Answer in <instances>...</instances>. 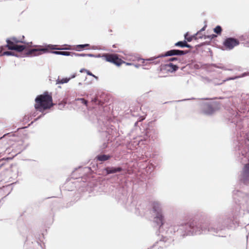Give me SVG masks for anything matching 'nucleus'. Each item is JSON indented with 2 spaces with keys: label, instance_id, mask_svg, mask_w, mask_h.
<instances>
[{
  "label": "nucleus",
  "instance_id": "f257e3e1",
  "mask_svg": "<svg viewBox=\"0 0 249 249\" xmlns=\"http://www.w3.org/2000/svg\"><path fill=\"white\" fill-rule=\"evenodd\" d=\"M53 105L52 93L48 91L38 95L35 99V108L40 112L50 109Z\"/></svg>",
  "mask_w": 249,
  "mask_h": 249
},
{
  "label": "nucleus",
  "instance_id": "f03ea898",
  "mask_svg": "<svg viewBox=\"0 0 249 249\" xmlns=\"http://www.w3.org/2000/svg\"><path fill=\"white\" fill-rule=\"evenodd\" d=\"M70 48H57L56 45H48L45 47L38 46H36V48L29 50L27 53V55L37 56L43 53L49 52L51 50H70Z\"/></svg>",
  "mask_w": 249,
  "mask_h": 249
},
{
  "label": "nucleus",
  "instance_id": "7ed1b4c3",
  "mask_svg": "<svg viewBox=\"0 0 249 249\" xmlns=\"http://www.w3.org/2000/svg\"><path fill=\"white\" fill-rule=\"evenodd\" d=\"M152 206L154 212L157 213L155 217V221L158 225H160L161 226L163 224L164 217L160 204L158 202L154 201L152 202Z\"/></svg>",
  "mask_w": 249,
  "mask_h": 249
},
{
  "label": "nucleus",
  "instance_id": "20e7f679",
  "mask_svg": "<svg viewBox=\"0 0 249 249\" xmlns=\"http://www.w3.org/2000/svg\"><path fill=\"white\" fill-rule=\"evenodd\" d=\"M105 59L108 62L112 63L117 66H120L123 63H125V62L122 60L121 58L118 57V56L116 54H106L104 56ZM127 65H131L130 63H126Z\"/></svg>",
  "mask_w": 249,
  "mask_h": 249
},
{
  "label": "nucleus",
  "instance_id": "39448f33",
  "mask_svg": "<svg viewBox=\"0 0 249 249\" xmlns=\"http://www.w3.org/2000/svg\"><path fill=\"white\" fill-rule=\"evenodd\" d=\"M239 44V42L238 39L231 37L227 38L223 43L224 46L229 50L232 49Z\"/></svg>",
  "mask_w": 249,
  "mask_h": 249
},
{
  "label": "nucleus",
  "instance_id": "423d86ee",
  "mask_svg": "<svg viewBox=\"0 0 249 249\" xmlns=\"http://www.w3.org/2000/svg\"><path fill=\"white\" fill-rule=\"evenodd\" d=\"M24 36H23L22 38L19 39L16 37H12L6 39L7 44L6 46L8 49L10 46L16 45L18 43H21L25 44L26 42L24 41Z\"/></svg>",
  "mask_w": 249,
  "mask_h": 249
},
{
  "label": "nucleus",
  "instance_id": "0eeeda50",
  "mask_svg": "<svg viewBox=\"0 0 249 249\" xmlns=\"http://www.w3.org/2000/svg\"><path fill=\"white\" fill-rule=\"evenodd\" d=\"M24 45H16L12 46H10L9 47V50H15L18 52H22L23 51L26 47H32V42H27Z\"/></svg>",
  "mask_w": 249,
  "mask_h": 249
},
{
  "label": "nucleus",
  "instance_id": "6e6552de",
  "mask_svg": "<svg viewBox=\"0 0 249 249\" xmlns=\"http://www.w3.org/2000/svg\"><path fill=\"white\" fill-rule=\"evenodd\" d=\"M187 51H181L178 50H172L166 52L163 56L172 55H182L187 53Z\"/></svg>",
  "mask_w": 249,
  "mask_h": 249
},
{
  "label": "nucleus",
  "instance_id": "1a4fd4ad",
  "mask_svg": "<svg viewBox=\"0 0 249 249\" xmlns=\"http://www.w3.org/2000/svg\"><path fill=\"white\" fill-rule=\"evenodd\" d=\"M164 69L168 71L174 72L177 71L178 67L177 65H174L171 63L164 65Z\"/></svg>",
  "mask_w": 249,
  "mask_h": 249
},
{
  "label": "nucleus",
  "instance_id": "9d476101",
  "mask_svg": "<svg viewBox=\"0 0 249 249\" xmlns=\"http://www.w3.org/2000/svg\"><path fill=\"white\" fill-rule=\"evenodd\" d=\"M122 168L120 167H107L105 170L107 174H113L122 171Z\"/></svg>",
  "mask_w": 249,
  "mask_h": 249
},
{
  "label": "nucleus",
  "instance_id": "9b49d317",
  "mask_svg": "<svg viewBox=\"0 0 249 249\" xmlns=\"http://www.w3.org/2000/svg\"><path fill=\"white\" fill-rule=\"evenodd\" d=\"M176 46H179L180 47L183 48L184 47L191 48V46L187 43L186 41H178L177 42L175 45Z\"/></svg>",
  "mask_w": 249,
  "mask_h": 249
},
{
  "label": "nucleus",
  "instance_id": "f8f14e48",
  "mask_svg": "<svg viewBox=\"0 0 249 249\" xmlns=\"http://www.w3.org/2000/svg\"><path fill=\"white\" fill-rule=\"evenodd\" d=\"M53 53L57 55H63L66 56H72V52H65V51H53L52 52Z\"/></svg>",
  "mask_w": 249,
  "mask_h": 249
},
{
  "label": "nucleus",
  "instance_id": "ddd939ff",
  "mask_svg": "<svg viewBox=\"0 0 249 249\" xmlns=\"http://www.w3.org/2000/svg\"><path fill=\"white\" fill-rule=\"evenodd\" d=\"M190 227L193 230V231H195L196 232L197 231H200L199 230H198V229H202V226L201 225H200L198 226H195V224L194 222H191L189 224ZM202 231H203L202 229H201Z\"/></svg>",
  "mask_w": 249,
  "mask_h": 249
},
{
  "label": "nucleus",
  "instance_id": "4468645a",
  "mask_svg": "<svg viewBox=\"0 0 249 249\" xmlns=\"http://www.w3.org/2000/svg\"><path fill=\"white\" fill-rule=\"evenodd\" d=\"M199 35V32H197L196 35H194V36H188V34L187 33L185 35V39L188 41V42H190L193 39H197V36H198Z\"/></svg>",
  "mask_w": 249,
  "mask_h": 249
},
{
  "label": "nucleus",
  "instance_id": "2eb2a0df",
  "mask_svg": "<svg viewBox=\"0 0 249 249\" xmlns=\"http://www.w3.org/2000/svg\"><path fill=\"white\" fill-rule=\"evenodd\" d=\"M97 160L99 161H106L109 160L110 158V156L106 155H99L97 157Z\"/></svg>",
  "mask_w": 249,
  "mask_h": 249
},
{
  "label": "nucleus",
  "instance_id": "dca6fc26",
  "mask_svg": "<svg viewBox=\"0 0 249 249\" xmlns=\"http://www.w3.org/2000/svg\"><path fill=\"white\" fill-rule=\"evenodd\" d=\"M89 47V45L88 44H83V45H78L76 46L72 49L79 51L84 49L86 48H88Z\"/></svg>",
  "mask_w": 249,
  "mask_h": 249
},
{
  "label": "nucleus",
  "instance_id": "f3484780",
  "mask_svg": "<svg viewBox=\"0 0 249 249\" xmlns=\"http://www.w3.org/2000/svg\"><path fill=\"white\" fill-rule=\"evenodd\" d=\"M76 76V74H74L73 75H72L71 77L69 78H62L60 80L58 79V82L57 83H59V84H64V83H67L70 79H71V78H74Z\"/></svg>",
  "mask_w": 249,
  "mask_h": 249
},
{
  "label": "nucleus",
  "instance_id": "a211bd4d",
  "mask_svg": "<svg viewBox=\"0 0 249 249\" xmlns=\"http://www.w3.org/2000/svg\"><path fill=\"white\" fill-rule=\"evenodd\" d=\"M203 111L206 114H211L212 112V107L209 105H207L204 108Z\"/></svg>",
  "mask_w": 249,
  "mask_h": 249
},
{
  "label": "nucleus",
  "instance_id": "6ab92c4d",
  "mask_svg": "<svg viewBox=\"0 0 249 249\" xmlns=\"http://www.w3.org/2000/svg\"><path fill=\"white\" fill-rule=\"evenodd\" d=\"M214 32L215 33L219 35L221 34L222 32V28L221 27V26L218 25L214 29Z\"/></svg>",
  "mask_w": 249,
  "mask_h": 249
},
{
  "label": "nucleus",
  "instance_id": "aec40b11",
  "mask_svg": "<svg viewBox=\"0 0 249 249\" xmlns=\"http://www.w3.org/2000/svg\"><path fill=\"white\" fill-rule=\"evenodd\" d=\"M14 53L10 51H4L2 53L0 54V56H3V55H13Z\"/></svg>",
  "mask_w": 249,
  "mask_h": 249
},
{
  "label": "nucleus",
  "instance_id": "412c9836",
  "mask_svg": "<svg viewBox=\"0 0 249 249\" xmlns=\"http://www.w3.org/2000/svg\"><path fill=\"white\" fill-rule=\"evenodd\" d=\"M77 100L80 101L82 104H83L85 105H86V106H87V105H88V101L87 100H86L85 99H84V98H78V99H77Z\"/></svg>",
  "mask_w": 249,
  "mask_h": 249
},
{
  "label": "nucleus",
  "instance_id": "4be33fe9",
  "mask_svg": "<svg viewBox=\"0 0 249 249\" xmlns=\"http://www.w3.org/2000/svg\"><path fill=\"white\" fill-rule=\"evenodd\" d=\"M72 56H86L87 55V54H85V53L78 54V53H72Z\"/></svg>",
  "mask_w": 249,
  "mask_h": 249
},
{
  "label": "nucleus",
  "instance_id": "5701e85b",
  "mask_svg": "<svg viewBox=\"0 0 249 249\" xmlns=\"http://www.w3.org/2000/svg\"><path fill=\"white\" fill-rule=\"evenodd\" d=\"M7 48V47L5 46H2L0 47V54L3 53L4 52V50H5V48Z\"/></svg>",
  "mask_w": 249,
  "mask_h": 249
},
{
  "label": "nucleus",
  "instance_id": "b1692460",
  "mask_svg": "<svg viewBox=\"0 0 249 249\" xmlns=\"http://www.w3.org/2000/svg\"><path fill=\"white\" fill-rule=\"evenodd\" d=\"M88 75H90V76H91L92 77H93L94 78H95L96 79H98V77L96 76H95V75H94L93 74H92L89 71H88Z\"/></svg>",
  "mask_w": 249,
  "mask_h": 249
},
{
  "label": "nucleus",
  "instance_id": "393cba45",
  "mask_svg": "<svg viewBox=\"0 0 249 249\" xmlns=\"http://www.w3.org/2000/svg\"><path fill=\"white\" fill-rule=\"evenodd\" d=\"M88 71H89V70H86L85 69H82L80 70V72H86L88 74Z\"/></svg>",
  "mask_w": 249,
  "mask_h": 249
},
{
  "label": "nucleus",
  "instance_id": "a878e982",
  "mask_svg": "<svg viewBox=\"0 0 249 249\" xmlns=\"http://www.w3.org/2000/svg\"><path fill=\"white\" fill-rule=\"evenodd\" d=\"M177 60V57H173V58H171L169 59V61H174V60Z\"/></svg>",
  "mask_w": 249,
  "mask_h": 249
},
{
  "label": "nucleus",
  "instance_id": "bb28decb",
  "mask_svg": "<svg viewBox=\"0 0 249 249\" xmlns=\"http://www.w3.org/2000/svg\"><path fill=\"white\" fill-rule=\"evenodd\" d=\"M205 28H206V26H205L204 27H203L199 31H198V32H199V34L201 32L203 31H204L205 30Z\"/></svg>",
  "mask_w": 249,
  "mask_h": 249
},
{
  "label": "nucleus",
  "instance_id": "cd10ccee",
  "mask_svg": "<svg viewBox=\"0 0 249 249\" xmlns=\"http://www.w3.org/2000/svg\"><path fill=\"white\" fill-rule=\"evenodd\" d=\"M97 101V98H94V99H93L92 100V102H94V103H96Z\"/></svg>",
  "mask_w": 249,
  "mask_h": 249
},
{
  "label": "nucleus",
  "instance_id": "c85d7f7f",
  "mask_svg": "<svg viewBox=\"0 0 249 249\" xmlns=\"http://www.w3.org/2000/svg\"><path fill=\"white\" fill-rule=\"evenodd\" d=\"M197 36V38H201L202 37V36H201V35H200V34L198 36Z\"/></svg>",
  "mask_w": 249,
  "mask_h": 249
},
{
  "label": "nucleus",
  "instance_id": "c756f323",
  "mask_svg": "<svg viewBox=\"0 0 249 249\" xmlns=\"http://www.w3.org/2000/svg\"><path fill=\"white\" fill-rule=\"evenodd\" d=\"M102 104H103V103H102V102H100H100H99V103H98V104H99V105H102Z\"/></svg>",
  "mask_w": 249,
  "mask_h": 249
}]
</instances>
